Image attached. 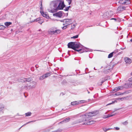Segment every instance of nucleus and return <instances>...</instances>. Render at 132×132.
Returning <instances> with one entry per match:
<instances>
[{
	"label": "nucleus",
	"instance_id": "obj_1",
	"mask_svg": "<svg viewBox=\"0 0 132 132\" xmlns=\"http://www.w3.org/2000/svg\"><path fill=\"white\" fill-rule=\"evenodd\" d=\"M65 6L64 0H54L50 2V7L51 9H48V11L53 13L57 10H62Z\"/></svg>",
	"mask_w": 132,
	"mask_h": 132
},
{
	"label": "nucleus",
	"instance_id": "obj_2",
	"mask_svg": "<svg viewBox=\"0 0 132 132\" xmlns=\"http://www.w3.org/2000/svg\"><path fill=\"white\" fill-rule=\"evenodd\" d=\"M92 116V114L90 113H87L86 115H83L80 116V119H83L78 121L77 123L81 122L84 120L85 122L84 123V124L85 125H92L95 122V121L91 120Z\"/></svg>",
	"mask_w": 132,
	"mask_h": 132
},
{
	"label": "nucleus",
	"instance_id": "obj_3",
	"mask_svg": "<svg viewBox=\"0 0 132 132\" xmlns=\"http://www.w3.org/2000/svg\"><path fill=\"white\" fill-rule=\"evenodd\" d=\"M74 50L81 53L84 52H87L89 51L88 49L84 48H82L81 46L79 43L75 42L74 45Z\"/></svg>",
	"mask_w": 132,
	"mask_h": 132
},
{
	"label": "nucleus",
	"instance_id": "obj_4",
	"mask_svg": "<svg viewBox=\"0 0 132 132\" xmlns=\"http://www.w3.org/2000/svg\"><path fill=\"white\" fill-rule=\"evenodd\" d=\"M61 32L60 30L57 29V28L52 27L49 29L47 31L48 33L50 35H56L59 34Z\"/></svg>",
	"mask_w": 132,
	"mask_h": 132
},
{
	"label": "nucleus",
	"instance_id": "obj_5",
	"mask_svg": "<svg viewBox=\"0 0 132 132\" xmlns=\"http://www.w3.org/2000/svg\"><path fill=\"white\" fill-rule=\"evenodd\" d=\"M61 21L64 23L63 24V25H66L68 26L71 23L72 21V20L71 19H67L61 20Z\"/></svg>",
	"mask_w": 132,
	"mask_h": 132
},
{
	"label": "nucleus",
	"instance_id": "obj_6",
	"mask_svg": "<svg viewBox=\"0 0 132 132\" xmlns=\"http://www.w3.org/2000/svg\"><path fill=\"white\" fill-rule=\"evenodd\" d=\"M36 84V82L34 81L29 83V84H28L27 86H26V88L29 89L30 88H34Z\"/></svg>",
	"mask_w": 132,
	"mask_h": 132
},
{
	"label": "nucleus",
	"instance_id": "obj_7",
	"mask_svg": "<svg viewBox=\"0 0 132 132\" xmlns=\"http://www.w3.org/2000/svg\"><path fill=\"white\" fill-rule=\"evenodd\" d=\"M126 7L123 6H120L117 9V10L118 12H120L125 10Z\"/></svg>",
	"mask_w": 132,
	"mask_h": 132
},
{
	"label": "nucleus",
	"instance_id": "obj_8",
	"mask_svg": "<svg viewBox=\"0 0 132 132\" xmlns=\"http://www.w3.org/2000/svg\"><path fill=\"white\" fill-rule=\"evenodd\" d=\"M53 15L54 16L61 17L62 16V12L60 11L58 13L53 14Z\"/></svg>",
	"mask_w": 132,
	"mask_h": 132
},
{
	"label": "nucleus",
	"instance_id": "obj_9",
	"mask_svg": "<svg viewBox=\"0 0 132 132\" xmlns=\"http://www.w3.org/2000/svg\"><path fill=\"white\" fill-rule=\"evenodd\" d=\"M124 60L126 63L127 64H129L131 62V59L128 57H125L124 58Z\"/></svg>",
	"mask_w": 132,
	"mask_h": 132
},
{
	"label": "nucleus",
	"instance_id": "obj_10",
	"mask_svg": "<svg viewBox=\"0 0 132 132\" xmlns=\"http://www.w3.org/2000/svg\"><path fill=\"white\" fill-rule=\"evenodd\" d=\"M75 42H71L68 43V47L69 48H71L72 49L74 48V45Z\"/></svg>",
	"mask_w": 132,
	"mask_h": 132
},
{
	"label": "nucleus",
	"instance_id": "obj_11",
	"mask_svg": "<svg viewBox=\"0 0 132 132\" xmlns=\"http://www.w3.org/2000/svg\"><path fill=\"white\" fill-rule=\"evenodd\" d=\"M40 13L41 15L44 17L46 18L47 19H49V16L46 13L43 11H40Z\"/></svg>",
	"mask_w": 132,
	"mask_h": 132
},
{
	"label": "nucleus",
	"instance_id": "obj_12",
	"mask_svg": "<svg viewBox=\"0 0 132 132\" xmlns=\"http://www.w3.org/2000/svg\"><path fill=\"white\" fill-rule=\"evenodd\" d=\"M123 89V87L119 86L116 87L114 89H113V91L114 92H116L118 91L119 90H122Z\"/></svg>",
	"mask_w": 132,
	"mask_h": 132
},
{
	"label": "nucleus",
	"instance_id": "obj_13",
	"mask_svg": "<svg viewBox=\"0 0 132 132\" xmlns=\"http://www.w3.org/2000/svg\"><path fill=\"white\" fill-rule=\"evenodd\" d=\"M32 79L31 78H29L28 79H27L25 78H22L21 80V82H25V81H27L29 82L31 81Z\"/></svg>",
	"mask_w": 132,
	"mask_h": 132
},
{
	"label": "nucleus",
	"instance_id": "obj_14",
	"mask_svg": "<svg viewBox=\"0 0 132 132\" xmlns=\"http://www.w3.org/2000/svg\"><path fill=\"white\" fill-rule=\"evenodd\" d=\"M122 1L124 3H120L121 4H130V1L129 0H122Z\"/></svg>",
	"mask_w": 132,
	"mask_h": 132
},
{
	"label": "nucleus",
	"instance_id": "obj_15",
	"mask_svg": "<svg viewBox=\"0 0 132 132\" xmlns=\"http://www.w3.org/2000/svg\"><path fill=\"white\" fill-rule=\"evenodd\" d=\"M70 120V118H67L66 119H64L63 120L60 122L59 124L60 123H63V122H69Z\"/></svg>",
	"mask_w": 132,
	"mask_h": 132
},
{
	"label": "nucleus",
	"instance_id": "obj_16",
	"mask_svg": "<svg viewBox=\"0 0 132 132\" xmlns=\"http://www.w3.org/2000/svg\"><path fill=\"white\" fill-rule=\"evenodd\" d=\"M78 101H75L72 102L71 103V104L72 105H78Z\"/></svg>",
	"mask_w": 132,
	"mask_h": 132
},
{
	"label": "nucleus",
	"instance_id": "obj_17",
	"mask_svg": "<svg viewBox=\"0 0 132 132\" xmlns=\"http://www.w3.org/2000/svg\"><path fill=\"white\" fill-rule=\"evenodd\" d=\"M87 101L86 100H82L78 101V104H79L81 103H84L87 102Z\"/></svg>",
	"mask_w": 132,
	"mask_h": 132
},
{
	"label": "nucleus",
	"instance_id": "obj_18",
	"mask_svg": "<svg viewBox=\"0 0 132 132\" xmlns=\"http://www.w3.org/2000/svg\"><path fill=\"white\" fill-rule=\"evenodd\" d=\"M109 66H108V67H106L104 69V72L106 73H107V72H108L109 71Z\"/></svg>",
	"mask_w": 132,
	"mask_h": 132
},
{
	"label": "nucleus",
	"instance_id": "obj_19",
	"mask_svg": "<svg viewBox=\"0 0 132 132\" xmlns=\"http://www.w3.org/2000/svg\"><path fill=\"white\" fill-rule=\"evenodd\" d=\"M12 23L10 22H5L4 23L5 25L7 27H8Z\"/></svg>",
	"mask_w": 132,
	"mask_h": 132
},
{
	"label": "nucleus",
	"instance_id": "obj_20",
	"mask_svg": "<svg viewBox=\"0 0 132 132\" xmlns=\"http://www.w3.org/2000/svg\"><path fill=\"white\" fill-rule=\"evenodd\" d=\"M4 105L2 104H0V111H1L4 108Z\"/></svg>",
	"mask_w": 132,
	"mask_h": 132
},
{
	"label": "nucleus",
	"instance_id": "obj_21",
	"mask_svg": "<svg viewBox=\"0 0 132 132\" xmlns=\"http://www.w3.org/2000/svg\"><path fill=\"white\" fill-rule=\"evenodd\" d=\"M5 28V27L3 25H1L0 24V30H3Z\"/></svg>",
	"mask_w": 132,
	"mask_h": 132
},
{
	"label": "nucleus",
	"instance_id": "obj_22",
	"mask_svg": "<svg viewBox=\"0 0 132 132\" xmlns=\"http://www.w3.org/2000/svg\"><path fill=\"white\" fill-rule=\"evenodd\" d=\"M45 78V77L44 76V75H43L41 76H40L39 78V79L40 80H43V79Z\"/></svg>",
	"mask_w": 132,
	"mask_h": 132
},
{
	"label": "nucleus",
	"instance_id": "obj_23",
	"mask_svg": "<svg viewBox=\"0 0 132 132\" xmlns=\"http://www.w3.org/2000/svg\"><path fill=\"white\" fill-rule=\"evenodd\" d=\"M44 75V76L46 78L48 77L49 76H50V73H47Z\"/></svg>",
	"mask_w": 132,
	"mask_h": 132
},
{
	"label": "nucleus",
	"instance_id": "obj_24",
	"mask_svg": "<svg viewBox=\"0 0 132 132\" xmlns=\"http://www.w3.org/2000/svg\"><path fill=\"white\" fill-rule=\"evenodd\" d=\"M31 112H28L25 113L26 116H28L31 115Z\"/></svg>",
	"mask_w": 132,
	"mask_h": 132
},
{
	"label": "nucleus",
	"instance_id": "obj_25",
	"mask_svg": "<svg viewBox=\"0 0 132 132\" xmlns=\"http://www.w3.org/2000/svg\"><path fill=\"white\" fill-rule=\"evenodd\" d=\"M114 53V52H112L108 56V58H110L112 57L113 56V53Z\"/></svg>",
	"mask_w": 132,
	"mask_h": 132
},
{
	"label": "nucleus",
	"instance_id": "obj_26",
	"mask_svg": "<svg viewBox=\"0 0 132 132\" xmlns=\"http://www.w3.org/2000/svg\"><path fill=\"white\" fill-rule=\"evenodd\" d=\"M78 35H77L76 36H73L72 37H71V38H74V39L76 38H78Z\"/></svg>",
	"mask_w": 132,
	"mask_h": 132
},
{
	"label": "nucleus",
	"instance_id": "obj_27",
	"mask_svg": "<svg viewBox=\"0 0 132 132\" xmlns=\"http://www.w3.org/2000/svg\"><path fill=\"white\" fill-rule=\"evenodd\" d=\"M33 121H29V122H28L26 123L24 125H23V126H22L20 127V128H21L22 127H23V126H25V125H27V124H28V123H30V122H33Z\"/></svg>",
	"mask_w": 132,
	"mask_h": 132
},
{
	"label": "nucleus",
	"instance_id": "obj_28",
	"mask_svg": "<svg viewBox=\"0 0 132 132\" xmlns=\"http://www.w3.org/2000/svg\"><path fill=\"white\" fill-rule=\"evenodd\" d=\"M76 26V25L75 24H73L72 26L71 29L73 30L75 28V27Z\"/></svg>",
	"mask_w": 132,
	"mask_h": 132
},
{
	"label": "nucleus",
	"instance_id": "obj_29",
	"mask_svg": "<svg viewBox=\"0 0 132 132\" xmlns=\"http://www.w3.org/2000/svg\"><path fill=\"white\" fill-rule=\"evenodd\" d=\"M128 123L127 121H126L125 122H123L122 124L124 125H126Z\"/></svg>",
	"mask_w": 132,
	"mask_h": 132
},
{
	"label": "nucleus",
	"instance_id": "obj_30",
	"mask_svg": "<svg viewBox=\"0 0 132 132\" xmlns=\"http://www.w3.org/2000/svg\"><path fill=\"white\" fill-rule=\"evenodd\" d=\"M114 115V114H110L107 117L108 118L109 117H112Z\"/></svg>",
	"mask_w": 132,
	"mask_h": 132
},
{
	"label": "nucleus",
	"instance_id": "obj_31",
	"mask_svg": "<svg viewBox=\"0 0 132 132\" xmlns=\"http://www.w3.org/2000/svg\"><path fill=\"white\" fill-rule=\"evenodd\" d=\"M40 18H38L36 19H35L34 21V22L37 21H39L40 20Z\"/></svg>",
	"mask_w": 132,
	"mask_h": 132
},
{
	"label": "nucleus",
	"instance_id": "obj_32",
	"mask_svg": "<svg viewBox=\"0 0 132 132\" xmlns=\"http://www.w3.org/2000/svg\"><path fill=\"white\" fill-rule=\"evenodd\" d=\"M67 26L66 25H65V26H64L62 27V29H65L67 28Z\"/></svg>",
	"mask_w": 132,
	"mask_h": 132
},
{
	"label": "nucleus",
	"instance_id": "obj_33",
	"mask_svg": "<svg viewBox=\"0 0 132 132\" xmlns=\"http://www.w3.org/2000/svg\"><path fill=\"white\" fill-rule=\"evenodd\" d=\"M68 2V3L69 5H70L71 3L72 0H67Z\"/></svg>",
	"mask_w": 132,
	"mask_h": 132
},
{
	"label": "nucleus",
	"instance_id": "obj_34",
	"mask_svg": "<svg viewBox=\"0 0 132 132\" xmlns=\"http://www.w3.org/2000/svg\"><path fill=\"white\" fill-rule=\"evenodd\" d=\"M43 21L42 20H40L38 22L40 24H42L43 22Z\"/></svg>",
	"mask_w": 132,
	"mask_h": 132
},
{
	"label": "nucleus",
	"instance_id": "obj_35",
	"mask_svg": "<svg viewBox=\"0 0 132 132\" xmlns=\"http://www.w3.org/2000/svg\"><path fill=\"white\" fill-rule=\"evenodd\" d=\"M116 95H121L120 93L119 92L116 93Z\"/></svg>",
	"mask_w": 132,
	"mask_h": 132
},
{
	"label": "nucleus",
	"instance_id": "obj_36",
	"mask_svg": "<svg viewBox=\"0 0 132 132\" xmlns=\"http://www.w3.org/2000/svg\"><path fill=\"white\" fill-rule=\"evenodd\" d=\"M129 81H132V77L129 79Z\"/></svg>",
	"mask_w": 132,
	"mask_h": 132
},
{
	"label": "nucleus",
	"instance_id": "obj_37",
	"mask_svg": "<svg viewBox=\"0 0 132 132\" xmlns=\"http://www.w3.org/2000/svg\"><path fill=\"white\" fill-rule=\"evenodd\" d=\"M103 130L105 132L107 131V129L106 128H103Z\"/></svg>",
	"mask_w": 132,
	"mask_h": 132
},
{
	"label": "nucleus",
	"instance_id": "obj_38",
	"mask_svg": "<svg viewBox=\"0 0 132 132\" xmlns=\"http://www.w3.org/2000/svg\"><path fill=\"white\" fill-rule=\"evenodd\" d=\"M70 7V6H69L67 8L65 9V10L66 11H67L69 9V7Z\"/></svg>",
	"mask_w": 132,
	"mask_h": 132
},
{
	"label": "nucleus",
	"instance_id": "obj_39",
	"mask_svg": "<svg viewBox=\"0 0 132 132\" xmlns=\"http://www.w3.org/2000/svg\"><path fill=\"white\" fill-rule=\"evenodd\" d=\"M111 13H112V12H109L108 13H106V15H107V14H111Z\"/></svg>",
	"mask_w": 132,
	"mask_h": 132
},
{
	"label": "nucleus",
	"instance_id": "obj_40",
	"mask_svg": "<svg viewBox=\"0 0 132 132\" xmlns=\"http://www.w3.org/2000/svg\"><path fill=\"white\" fill-rule=\"evenodd\" d=\"M116 130H118L119 129V128L118 127H116Z\"/></svg>",
	"mask_w": 132,
	"mask_h": 132
},
{
	"label": "nucleus",
	"instance_id": "obj_41",
	"mask_svg": "<svg viewBox=\"0 0 132 132\" xmlns=\"http://www.w3.org/2000/svg\"><path fill=\"white\" fill-rule=\"evenodd\" d=\"M104 81H101V83L99 84L100 85H101Z\"/></svg>",
	"mask_w": 132,
	"mask_h": 132
},
{
	"label": "nucleus",
	"instance_id": "obj_42",
	"mask_svg": "<svg viewBox=\"0 0 132 132\" xmlns=\"http://www.w3.org/2000/svg\"><path fill=\"white\" fill-rule=\"evenodd\" d=\"M111 20H116V19H115V18H112L111 19H110Z\"/></svg>",
	"mask_w": 132,
	"mask_h": 132
},
{
	"label": "nucleus",
	"instance_id": "obj_43",
	"mask_svg": "<svg viewBox=\"0 0 132 132\" xmlns=\"http://www.w3.org/2000/svg\"><path fill=\"white\" fill-rule=\"evenodd\" d=\"M112 103H109V104H108L107 105H109L111 104H112Z\"/></svg>",
	"mask_w": 132,
	"mask_h": 132
},
{
	"label": "nucleus",
	"instance_id": "obj_44",
	"mask_svg": "<svg viewBox=\"0 0 132 132\" xmlns=\"http://www.w3.org/2000/svg\"><path fill=\"white\" fill-rule=\"evenodd\" d=\"M110 128H108V129H107V130H110Z\"/></svg>",
	"mask_w": 132,
	"mask_h": 132
},
{
	"label": "nucleus",
	"instance_id": "obj_45",
	"mask_svg": "<svg viewBox=\"0 0 132 132\" xmlns=\"http://www.w3.org/2000/svg\"><path fill=\"white\" fill-rule=\"evenodd\" d=\"M52 132H57V131H54Z\"/></svg>",
	"mask_w": 132,
	"mask_h": 132
},
{
	"label": "nucleus",
	"instance_id": "obj_46",
	"mask_svg": "<svg viewBox=\"0 0 132 132\" xmlns=\"http://www.w3.org/2000/svg\"><path fill=\"white\" fill-rule=\"evenodd\" d=\"M130 41L131 42H132V38L130 39Z\"/></svg>",
	"mask_w": 132,
	"mask_h": 132
},
{
	"label": "nucleus",
	"instance_id": "obj_47",
	"mask_svg": "<svg viewBox=\"0 0 132 132\" xmlns=\"http://www.w3.org/2000/svg\"><path fill=\"white\" fill-rule=\"evenodd\" d=\"M1 20V19H0V20Z\"/></svg>",
	"mask_w": 132,
	"mask_h": 132
}]
</instances>
